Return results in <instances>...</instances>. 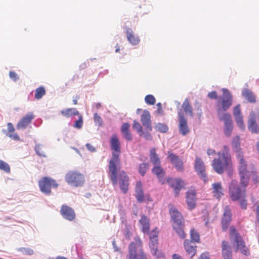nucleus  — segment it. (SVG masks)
Here are the masks:
<instances>
[{
	"instance_id": "f257e3e1",
	"label": "nucleus",
	"mask_w": 259,
	"mask_h": 259,
	"mask_svg": "<svg viewBox=\"0 0 259 259\" xmlns=\"http://www.w3.org/2000/svg\"><path fill=\"white\" fill-rule=\"evenodd\" d=\"M110 146L112 153L109 162V175L112 184L115 185L117 184V169L120 165L119 155L121 153L120 143L116 135L111 136Z\"/></svg>"
},
{
	"instance_id": "f03ea898",
	"label": "nucleus",
	"mask_w": 259,
	"mask_h": 259,
	"mask_svg": "<svg viewBox=\"0 0 259 259\" xmlns=\"http://www.w3.org/2000/svg\"><path fill=\"white\" fill-rule=\"evenodd\" d=\"M218 158L213 159L212 166L214 170L219 174H222L227 171L230 176L233 173V163L229 148L224 145L222 152H218Z\"/></svg>"
},
{
	"instance_id": "7ed1b4c3",
	"label": "nucleus",
	"mask_w": 259,
	"mask_h": 259,
	"mask_svg": "<svg viewBox=\"0 0 259 259\" xmlns=\"http://www.w3.org/2000/svg\"><path fill=\"white\" fill-rule=\"evenodd\" d=\"M223 95L220 96L215 103V107L218 117L227 111L233 103V96L230 92L225 88L222 89Z\"/></svg>"
},
{
	"instance_id": "20e7f679",
	"label": "nucleus",
	"mask_w": 259,
	"mask_h": 259,
	"mask_svg": "<svg viewBox=\"0 0 259 259\" xmlns=\"http://www.w3.org/2000/svg\"><path fill=\"white\" fill-rule=\"evenodd\" d=\"M136 242H132L128 247V254L126 259H147L142 249V243L138 238Z\"/></svg>"
},
{
	"instance_id": "39448f33",
	"label": "nucleus",
	"mask_w": 259,
	"mask_h": 259,
	"mask_svg": "<svg viewBox=\"0 0 259 259\" xmlns=\"http://www.w3.org/2000/svg\"><path fill=\"white\" fill-rule=\"evenodd\" d=\"M229 194L232 201H238L246 196V189L239 187L236 180H232L229 186Z\"/></svg>"
},
{
	"instance_id": "423d86ee",
	"label": "nucleus",
	"mask_w": 259,
	"mask_h": 259,
	"mask_svg": "<svg viewBox=\"0 0 259 259\" xmlns=\"http://www.w3.org/2000/svg\"><path fill=\"white\" fill-rule=\"evenodd\" d=\"M230 238L233 240L237 244V248L235 251L237 252L238 250H240L242 253L245 255L249 254V250L246 246L245 242L243 240L241 236L238 233L236 230L233 227L230 229Z\"/></svg>"
},
{
	"instance_id": "0eeeda50",
	"label": "nucleus",
	"mask_w": 259,
	"mask_h": 259,
	"mask_svg": "<svg viewBox=\"0 0 259 259\" xmlns=\"http://www.w3.org/2000/svg\"><path fill=\"white\" fill-rule=\"evenodd\" d=\"M66 182L74 187L81 186L84 182V176L77 171H70L65 177Z\"/></svg>"
},
{
	"instance_id": "6e6552de",
	"label": "nucleus",
	"mask_w": 259,
	"mask_h": 259,
	"mask_svg": "<svg viewBox=\"0 0 259 259\" xmlns=\"http://www.w3.org/2000/svg\"><path fill=\"white\" fill-rule=\"evenodd\" d=\"M38 185L40 191L47 195L51 194L52 188H56L58 186L55 180L47 177L39 181Z\"/></svg>"
},
{
	"instance_id": "1a4fd4ad",
	"label": "nucleus",
	"mask_w": 259,
	"mask_h": 259,
	"mask_svg": "<svg viewBox=\"0 0 259 259\" xmlns=\"http://www.w3.org/2000/svg\"><path fill=\"white\" fill-rule=\"evenodd\" d=\"M220 121H224V134L227 137H230L233 131V121L231 115L228 113H224L219 117Z\"/></svg>"
},
{
	"instance_id": "9d476101",
	"label": "nucleus",
	"mask_w": 259,
	"mask_h": 259,
	"mask_svg": "<svg viewBox=\"0 0 259 259\" xmlns=\"http://www.w3.org/2000/svg\"><path fill=\"white\" fill-rule=\"evenodd\" d=\"M120 166L118 167V169H119ZM117 179H118L119 185L121 190L124 194L126 193L128 190L129 186V178L124 171H121L119 172L118 175L117 174Z\"/></svg>"
},
{
	"instance_id": "9b49d317",
	"label": "nucleus",
	"mask_w": 259,
	"mask_h": 259,
	"mask_svg": "<svg viewBox=\"0 0 259 259\" xmlns=\"http://www.w3.org/2000/svg\"><path fill=\"white\" fill-rule=\"evenodd\" d=\"M194 167L196 171L200 178L204 181V182H206L207 175L205 172V166L204 163L202 160L197 156L195 158Z\"/></svg>"
},
{
	"instance_id": "f8f14e48",
	"label": "nucleus",
	"mask_w": 259,
	"mask_h": 259,
	"mask_svg": "<svg viewBox=\"0 0 259 259\" xmlns=\"http://www.w3.org/2000/svg\"><path fill=\"white\" fill-rule=\"evenodd\" d=\"M166 182L169 186L174 189L175 196L178 197L180 190L185 185L184 182L180 179H173L170 178H167Z\"/></svg>"
},
{
	"instance_id": "ddd939ff",
	"label": "nucleus",
	"mask_w": 259,
	"mask_h": 259,
	"mask_svg": "<svg viewBox=\"0 0 259 259\" xmlns=\"http://www.w3.org/2000/svg\"><path fill=\"white\" fill-rule=\"evenodd\" d=\"M60 212L63 218L68 221H72L75 218L76 214L74 210L67 205H63Z\"/></svg>"
},
{
	"instance_id": "4468645a",
	"label": "nucleus",
	"mask_w": 259,
	"mask_h": 259,
	"mask_svg": "<svg viewBox=\"0 0 259 259\" xmlns=\"http://www.w3.org/2000/svg\"><path fill=\"white\" fill-rule=\"evenodd\" d=\"M247 125L249 131L252 133L258 134L259 133V127L256 121L255 114L253 111L249 113Z\"/></svg>"
},
{
	"instance_id": "2eb2a0df",
	"label": "nucleus",
	"mask_w": 259,
	"mask_h": 259,
	"mask_svg": "<svg viewBox=\"0 0 259 259\" xmlns=\"http://www.w3.org/2000/svg\"><path fill=\"white\" fill-rule=\"evenodd\" d=\"M158 231L157 228L154 229L150 234V247L151 252L153 255L157 253V246L158 244Z\"/></svg>"
},
{
	"instance_id": "dca6fc26",
	"label": "nucleus",
	"mask_w": 259,
	"mask_h": 259,
	"mask_svg": "<svg viewBox=\"0 0 259 259\" xmlns=\"http://www.w3.org/2000/svg\"><path fill=\"white\" fill-rule=\"evenodd\" d=\"M233 116L235 121L238 126L242 130H244L245 125L243 119V116L241 114L240 105L238 104L233 108Z\"/></svg>"
},
{
	"instance_id": "f3484780",
	"label": "nucleus",
	"mask_w": 259,
	"mask_h": 259,
	"mask_svg": "<svg viewBox=\"0 0 259 259\" xmlns=\"http://www.w3.org/2000/svg\"><path fill=\"white\" fill-rule=\"evenodd\" d=\"M232 214L231 210L228 206H226L222 218V226L224 231L228 229L231 221Z\"/></svg>"
},
{
	"instance_id": "a211bd4d",
	"label": "nucleus",
	"mask_w": 259,
	"mask_h": 259,
	"mask_svg": "<svg viewBox=\"0 0 259 259\" xmlns=\"http://www.w3.org/2000/svg\"><path fill=\"white\" fill-rule=\"evenodd\" d=\"M34 118V115L32 113L30 112L27 113L23 116L17 123V128L19 130L26 128Z\"/></svg>"
},
{
	"instance_id": "6ab92c4d",
	"label": "nucleus",
	"mask_w": 259,
	"mask_h": 259,
	"mask_svg": "<svg viewBox=\"0 0 259 259\" xmlns=\"http://www.w3.org/2000/svg\"><path fill=\"white\" fill-rule=\"evenodd\" d=\"M196 191L194 189L190 190L187 192L186 202L189 209H194L196 204Z\"/></svg>"
},
{
	"instance_id": "aec40b11",
	"label": "nucleus",
	"mask_w": 259,
	"mask_h": 259,
	"mask_svg": "<svg viewBox=\"0 0 259 259\" xmlns=\"http://www.w3.org/2000/svg\"><path fill=\"white\" fill-rule=\"evenodd\" d=\"M168 157L178 170L182 171L184 170L183 163L177 155L171 152H168Z\"/></svg>"
},
{
	"instance_id": "412c9836",
	"label": "nucleus",
	"mask_w": 259,
	"mask_h": 259,
	"mask_svg": "<svg viewBox=\"0 0 259 259\" xmlns=\"http://www.w3.org/2000/svg\"><path fill=\"white\" fill-rule=\"evenodd\" d=\"M236 158L238 162V170L239 172H248L247 169V163L245 160L243 153H239L236 154Z\"/></svg>"
},
{
	"instance_id": "4be33fe9",
	"label": "nucleus",
	"mask_w": 259,
	"mask_h": 259,
	"mask_svg": "<svg viewBox=\"0 0 259 259\" xmlns=\"http://www.w3.org/2000/svg\"><path fill=\"white\" fill-rule=\"evenodd\" d=\"M149 112L146 110H144L141 116V121L143 126L149 131L152 130Z\"/></svg>"
},
{
	"instance_id": "5701e85b",
	"label": "nucleus",
	"mask_w": 259,
	"mask_h": 259,
	"mask_svg": "<svg viewBox=\"0 0 259 259\" xmlns=\"http://www.w3.org/2000/svg\"><path fill=\"white\" fill-rule=\"evenodd\" d=\"M169 213L174 221V224H183L184 223V218L182 214L175 207L169 209Z\"/></svg>"
},
{
	"instance_id": "b1692460",
	"label": "nucleus",
	"mask_w": 259,
	"mask_h": 259,
	"mask_svg": "<svg viewBox=\"0 0 259 259\" xmlns=\"http://www.w3.org/2000/svg\"><path fill=\"white\" fill-rule=\"evenodd\" d=\"M222 254L224 259H232V253L231 246L229 242L225 240L222 242Z\"/></svg>"
},
{
	"instance_id": "393cba45",
	"label": "nucleus",
	"mask_w": 259,
	"mask_h": 259,
	"mask_svg": "<svg viewBox=\"0 0 259 259\" xmlns=\"http://www.w3.org/2000/svg\"><path fill=\"white\" fill-rule=\"evenodd\" d=\"M152 172L157 176L159 181L162 184H164L165 179L164 176L165 175V171L160 165H154V166L152 169Z\"/></svg>"
},
{
	"instance_id": "a878e982",
	"label": "nucleus",
	"mask_w": 259,
	"mask_h": 259,
	"mask_svg": "<svg viewBox=\"0 0 259 259\" xmlns=\"http://www.w3.org/2000/svg\"><path fill=\"white\" fill-rule=\"evenodd\" d=\"M180 122L179 130L180 133L183 135H186L189 132V130L187 125V120L185 118L183 114H179Z\"/></svg>"
},
{
	"instance_id": "bb28decb",
	"label": "nucleus",
	"mask_w": 259,
	"mask_h": 259,
	"mask_svg": "<svg viewBox=\"0 0 259 259\" xmlns=\"http://www.w3.org/2000/svg\"><path fill=\"white\" fill-rule=\"evenodd\" d=\"M184 245L186 251L191 258L193 257L196 253V246L188 239L185 240Z\"/></svg>"
},
{
	"instance_id": "cd10ccee",
	"label": "nucleus",
	"mask_w": 259,
	"mask_h": 259,
	"mask_svg": "<svg viewBox=\"0 0 259 259\" xmlns=\"http://www.w3.org/2000/svg\"><path fill=\"white\" fill-rule=\"evenodd\" d=\"M212 190L213 196L217 199H220L224 195L223 188L221 182L212 184Z\"/></svg>"
},
{
	"instance_id": "c85d7f7f",
	"label": "nucleus",
	"mask_w": 259,
	"mask_h": 259,
	"mask_svg": "<svg viewBox=\"0 0 259 259\" xmlns=\"http://www.w3.org/2000/svg\"><path fill=\"white\" fill-rule=\"evenodd\" d=\"M126 36L128 41L133 45H137L140 42L138 36H136L131 28H127L126 29Z\"/></svg>"
},
{
	"instance_id": "c756f323",
	"label": "nucleus",
	"mask_w": 259,
	"mask_h": 259,
	"mask_svg": "<svg viewBox=\"0 0 259 259\" xmlns=\"http://www.w3.org/2000/svg\"><path fill=\"white\" fill-rule=\"evenodd\" d=\"M130 124L128 123H123L121 127V132L123 137L127 141H131L132 135L130 132Z\"/></svg>"
},
{
	"instance_id": "7c9ffc66",
	"label": "nucleus",
	"mask_w": 259,
	"mask_h": 259,
	"mask_svg": "<svg viewBox=\"0 0 259 259\" xmlns=\"http://www.w3.org/2000/svg\"><path fill=\"white\" fill-rule=\"evenodd\" d=\"M135 191L136 193V198L139 202H142L144 200V195L142 189V184L140 181L136 183Z\"/></svg>"
},
{
	"instance_id": "2f4dec72",
	"label": "nucleus",
	"mask_w": 259,
	"mask_h": 259,
	"mask_svg": "<svg viewBox=\"0 0 259 259\" xmlns=\"http://www.w3.org/2000/svg\"><path fill=\"white\" fill-rule=\"evenodd\" d=\"M238 174L240 178V185L239 186L245 189L248 185L249 180L248 172H239Z\"/></svg>"
},
{
	"instance_id": "473e14b6",
	"label": "nucleus",
	"mask_w": 259,
	"mask_h": 259,
	"mask_svg": "<svg viewBox=\"0 0 259 259\" xmlns=\"http://www.w3.org/2000/svg\"><path fill=\"white\" fill-rule=\"evenodd\" d=\"M139 223L142 227V231L144 233H148L150 229L149 219L145 215H142Z\"/></svg>"
},
{
	"instance_id": "72a5a7b5",
	"label": "nucleus",
	"mask_w": 259,
	"mask_h": 259,
	"mask_svg": "<svg viewBox=\"0 0 259 259\" xmlns=\"http://www.w3.org/2000/svg\"><path fill=\"white\" fill-rule=\"evenodd\" d=\"M149 158L153 165H160V160L156 153V149L153 148L151 149L149 153Z\"/></svg>"
},
{
	"instance_id": "f704fd0d",
	"label": "nucleus",
	"mask_w": 259,
	"mask_h": 259,
	"mask_svg": "<svg viewBox=\"0 0 259 259\" xmlns=\"http://www.w3.org/2000/svg\"><path fill=\"white\" fill-rule=\"evenodd\" d=\"M232 145L233 150L236 153V154H238L239 153H243L242 151L241 150V148H240L239 136H237L233 138Z\"/></svg>"
},
{
	"instance_id": "c9c22d12",
	"label": "nucleus",
	"mask_w": 259,
	"mask_h": 259,
	"mask_svg": "<svg viewBox=\"0 0 259 259\" xmlns=\"http://www.w3.org/2000/svg\"><path fill=\"white\" fill-rule=\"evenodd\" d=\"M61 113L65 117H70L73 115H78L79 113L75 108H69L61 111Z\"/></svg>"
},
{
	"instance_id": "e433bc0d",
	"label": "nucleus",
	"mask_w": 259,
	"mask_h": 259,
	"mask_svg": "<svg viewBox=\"0 0 259 259\" xmlns=\"http://www.w3.org/2000/svg\"><path fill=\"white\" fill-rule=\"evenodd\" d=\"M242 95L248 102L250 103H255L256 101L255 97L253 93L248 90L245 89L242 92Z\"/></svg>"
},
{
	"instance_id": "4c0bfd02",
	"label": "nucleus",
	"mask_w": 259,
	"mask_h": 259,
	"mask_svg": "<svg viewBox=\"0 0 259 259\" xmlns=\"http://www.w3.org/2000/svg\"><path fill=\"white\" fill-rule=\"evenodd\" d=\"M182 108L186 114H189L191 117L193 116L192 107L190 105V101L187 98L184 100L182 104Z\"/></svg>"
},
{
	"instance_id": "58836bf2",
	"label": "nucleus",
	"mask_w": 259,
	"mask_h": 259,
	"mask_svg": "<svg viewBox=\"0 0 259 259\" xmlns=\"http://www.w3.org/2000/svg\"><path fill=\"white\" fill-rule=\"evenodd\" d=\"M184 226V223L183 224H173V229L176 231V233L182 239H184L186 234L184 231L183 226Z\"/></svg>"
},
{
	"instance_id": "ea45409f",
	"label": "nucleus",
	"mask_w": 259,
	"mask_h": 259,
	"mask_svg": "<svg viewBox=\"0 0 259 259\" xmlns=\"http://www.w3.org/2000/svg\"><path fill=\"white\" fill-rule=\"evenodd\" d=\"M8 125V131L3 130V132L6 134L7 136L9 137L13 138L14 139H16V136L13 135L15 131V128L13 125L11 123H8L7 124Z\"/></svg>"
},
{
	"instance_id": "a19ab883",
	"label": "nucleus",
	"mask_w": 259,
	"mask_h": 259,
	"mask_svg": "<svg viewBox=\"0 0 259 259\" xmlns=\"http://www.w3.org/2000/svg\"><path fill=\"white\" fill-rule=\"evenodd\" d=\"M46 90L44 87H39L35 90V98L37 100L40 99L45 94Z\"/></svg>"
},
{
	"instance_id": "79ce46f5",
	"label": "nucleus",
	"mask_w": 259,
	"mask_h": 259,
	"mask_svg": "<svg viewBox=\"0 0 259 259\" xmlns=\"http://www.w3.org/2000/svg\"><path fill=\"white\" fill-rule=\"evenodd\" d=\"M35 150L36 154L39 156H46L44 146L41 144H36L35 146Z\"/></svg>"
},
{
	"instance_id": "37998d69",
	"label": "nucleus",
	"mask_w": 259,
	"mask_h": 259,
	"mask_svg": "<svg viewBox=\"0 0 259 259\" xmlns=\"http://www.w3.org/2000/svg\"><path fill=\"white\" fill-rule=\"evenodd\" d=\"M191 239L192 242H198L200 240V236L198 233L197 232L196 230L193 229L191 230L190 232Z\"/></svg>"
},
{
	"instance_id": "c03bdc74",
	"label": "nucleus",
	"mask_w": 259,
	"mask_h": 259,
	"mask_svg": "<svg viewBox=\"0 0 259 259\" xmlns=\"http://www.w3.org/2000/svg\"><path fill=\"white\" fill-rule=\"evenodd\" d=\"M149 168V164L146 163H143L139 165V172L142 176H144L146 171Z\"/></svg>"
},
{
	"instance_id": "a18cd8bd",
	"label": "nucleus",
	"mask_w": 259,
	"mask_h": 259,
	"mask_svg": "<svg viewBox=\"0 0 259 259\" xmlns=\"http://www.w3.org/2000/svg\"><path fill=\"white\" fill-rule=\"evenodd\" d=\"M155 128L156 131L161 133H166L168 130V128L166 124L160 123H158L156 124Z\"/></svg>"
},
{
	"instance_id": "49530a36",
	"label": "nucleus",
	"mask_w": 259,
	"mask_h": 259,
	"mask_svg": "<svg viewBox=\"0 0 259 259\" xmlns=\"http://www.w3.org/2000/svg\"><path fill=\"white\" fill-rule=\"evenodd\" d=\"M133 127L139 133L140 136L143 135V128L141 125L136 120H134L133 122Z\"/></svg>"
},
{
	"instance_id": "de8ad7c7",
	"label": "nucleus",
	"mask_w": 259,
	"mask_h": 259,
	"mask_svg": "<svg viewBox=\"0 0 259 259\" xmlns=\"http://www.w3.org/2000/svg\"><path fill=\"white\" fill-rule=\"evenodd\" d=\"M145 101L147 104L152 105L155 103L156 100L153 95H148L145 97Z\"/></svg>"
},
{
	"instance_id": "09e8293b",
	"label": "nucleus",
	"mask_w": 259,
	"mask_h": 259,
	"mask_svg": "<svg viewBox=\"0 0 259 259\" xmlns=\"http://www.w3.org/2000/svg\"><path fill=\"white\" fill-rule=\"evenodd\" d=\"M0 169L8 173L10 171V168L8 164L2 160H0Z\"/></svg>"
},
{
	"instance_id": "8fccbe9b",
	"label": "nucleus",
	"mask_w": 259,
	"mask_h": 259,
	"mask_svg": "<svg viewBox=\"0 0 259 259\" xmlns=\"http://www.w3.org/2000/svg\"><path fill=\"white\" fill-rule=\"evenodd\" d=\"M83 124V118L81 115L79 116L78 120H77L73 125V127L78 129H80Z\"/></svg>"
},
{
	"instance_id": "3c124183",
	"label": "nucleus",
	"mask_w": 259,
	"mask_h": 259,
	"mask_svg": "<svg viewBox=\"0 0 259 259\" xmlns=\"http://www.w3.org/2000/svg\"><path fill=\"white\" fill-rule=\"evenodd\" d=\"M246 196L242 197L241 199H240L239 200V204L241 207V208L242 209H246L247 206V201L246 199Z\"/></svg>"
},
{
	"instance_id": "603ef678",
	"label": "nucleus",
	"mask_w": 259,
	"mask_h": 259,
	"mask_svg": "<svg viewBox=\"0 0 259 259\" xmlns=\"http://www.w3.org/2000/svg\"><path fill=\"white\" fill-rule=\"evenodd\" d=\"M94 120L96 124L98 126H101L103 123V120L100 116L97 113H95L94 115Z\"/></svg>"
},
{
	"instance_id": "864d4df0",
	"label": "nucleus",
	"mask_w": 259,
	"mask_h": 259,
	"mask_svg": "<svg viewBox=\"0 0 259 259\" xmlns=\"http://www.w3.org/2000/svg\"><path fill=\"white\" fill-rule=\"evenodd\" d=\"M19 250L22 251L23 253L28 255H31L33 253L32 249L28 248H21Z\"/></svg>"
},
{
	"instance_id": "5fc2aeb1",
	"label": "nucleus",
	"mask_w": 259,
	"mask_h": 259,
	"mask_svg": "<svg viewBox=\"0 0 259 259\" xmlns=\"http://www.w3.org/2000/svg\"><path fill=\"white\" fill-rule=\"evenodd\" d=\"M207 96L211 99H217L218 100V99L217 93L216 91H214L208 93Z\"/></svg>"
},
{
	"instance_id": "6e6d98bb",
	"label": "nucleus",
	"mask_w": 259,
	"mask_h": 259,
	"mask_svg": "<svg viewBox=\"0 0 259 259\" xmlns=\"http://www.w3.org/2000/svg\"><path fill=\"white\" fill-rule=\"evenodd\" d=\"M154 255L156 256V259H165L164 254L161 251L158 250L157 249V253Z\"/></svg>"
},
{
	"instance_id": "4d7b16f0",
	"label": "nucleus",
	"mask_w": 259,
	"mask_h": 259,
	"mask_svg": "<svg viewBox=\"0 0 259 259\" xmlns=\"http://www.w3.org/2000/svg\"><path fill=\"white\" fill-rule=\"evenodd\" d=\"M85 146L88 150L91 152H94L96 151V148L90 143H87Z\"/></svg>"
},
{
	"instance_id": "13d9d810",
	"label": "nucleus",
	"mask_w": 259,
	"mask_h": 259,
	"mask_svg": "<svg viewBox=\"0 0 259 259\" xmlns=\"http://www.w3.org/2000/svg\"><path fill=\"white\" fill-rule=\"evenodd\" d=\"M157 113L158 114H162L163 113V110L162 108L161 104L160 103H157Z\"/></svg>"
},
{
	"instance_id": "bf43d9fd",
	"label": "nucleus",
	"mask_w": 259,
	"mask_h": 259,
	"mask_svg": "<svg viewBox=\"0 0 259 259\" xmlns=\"http://www.w3.org/2000/svg\"><path fill=\"white\" fill-rule=\"evenodd\" d=\"M200 259H210L208 252H205L202 253L200 255Z\"/></svg>"
},
{
	"instance_id": "052dcab7",
	"label": "nucleus",
	"mask_w": 259,
	"mask_h": 259,
	"mask_svg": "<svg viewBox=\"0 0 259 259\" xmlns=\"http://www.w3.org/2000/svg\"><path fill=\"white\" fill-rule=\"evenodd\" d=\"M141 136H143L146 140H151L152 139V137L149 133L144 134L143 133V135Z\"/></svg>"
},
{
	"instance_id": "680f3d73",
	"label": "nucleus",
	"mask_w": 259,
	"mask_h": 259,
	"mask_svg": "<svg viewBox=\"0 0 259 259\" xmlns=\"http://www.w3.org/2000/svg\"><path fill=\"white\" fill-rule=\"evenodd\" d=\"M9 76L11 78L13 79L14 80H16V74L15 72L11 71L9 73Z\"/></svg>"
},
{
	"instance_id": "e2e57ef3",
	"label": "nucleus",
	"mask_w": 259,
	"mask_h": 259,
	"mask_svg": "<svg viewBox=\"0 0 259 259\" xmlns=\"http://www.w3.org/2000/svg\"><path fill=\"white\" fill-rule=\"evenodd\" d=\"M207 153L208 155H213L215 153V151L213 149H208L207 151Z\"/></svg>"
},
{
	"instance_id": "0e129e2a",
	"label": "nucleus",
	"mask_w": 259,
	"mask_h": 259,
	"mask_svg": "<svg viewBox=\"0 0 259 259\" xmlns=\"http://www.w3.org/2000/svg\"><path fill=\"white\" fill-rule=\"evenodd\" d=\"M172 259H183L182 257L178 254H174L172 256Z\"/></svg>"
},
{
	"instance_id": "69168bd1",
	"label": "nucleus",
	"mask_w": 259,
	"mask_h": 259,
	"mask_svg": "<svg viewBox=\"0 0 259 259\" xmlns=\"http://www.w3.org/2000/svg\"><path fill=\"white\" fill-rule=\"evenodd\" d=\"M79 99V96H76L75 98V99H74L73 100V103L74 105H77V100Z\"/></svg>"
},
{
	"instance_id": "338daca9",
	"label": "nucleus",
	"mask_w": 259,
	"mask_h": 259,
	"mask_svg": "<svg viewBox=\"0 0 259 259\" xmlns=\"http://www.w3.org/2000/svg\"><path fill=\"white\" fill-rule=\"evenodd\" d=\"M252 180L255 183L259 182V179L258 178V177L256 175H255L253 176V178H252Z\"/></svg>"
},
{
	"instance_id": "774afa93",
	"label": "nucleus",
	"mask_w": 259,
	"mask_h": 259,
	"mask_svg": "<svg viewBox=\"0 0 259 259\" xmlns=\"http://www.w3.org/2000/svg\"><path fill=\"white\" fill-rule=\"evenodd\" d=\"M100 106H101V104L100 103H98L96 104V107L98 109L100 107Z\"/></svg>"
}]
</instances>
